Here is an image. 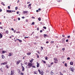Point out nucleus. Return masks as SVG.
<instances>
[{
	"label": "nucleus",
	"instance_id": "obj_1",
	"mask_svg": "<svg viewBox=\"0 0 75 75\" xmlns=\"http://www.w3.org/2000/svg\"><path fill=\"white\" fill-rule=\"evenodd\" d=\"M32 65H33V64L30 62H28L27 65V66L29 67L28 68H31V67H32Z\"/></svg>",
	"mask_w": 75,
	"mask_h": 75
},
{
	"label": "nucleus",
	"instance_id": "obj_2",
	"mask_svg": "<svg viewBox=\"0 0 75 75\" xmlns=\"http://www.w3.org/2000/svg\"><path fill=\"white\" fill-rule=\"evenodd\" d=\"M6 11L8 13H11L12 12H15V11H11V10H6Z\"/></svg>",
	"mask_w": 75,
	"mask_h": 75
},
{
	"label": "nucleus",
	"instance_id": "obj_3",
	"mask_svg": "<svg viewBox=\"0 0 75 75\" xmlns=\"http://www.w3.org/2000/svg\"><path fill=\"white\" fill-rule=\"evenodd\" d=\"M14 74V71L13 70H11V75H13Z\"/></svg>",
	"mask_w": 75,
	"mask_h": 75
},
{
	"label": "nucleus",
	"instance_id": "obj_4",
	"mask_svg": "<svg viewBox=\"0 0 75 75\" xmlns=\"http://www.w3.org/2000/svg\"><path fill=\"white\" fill-rule=\"evenodd\" d=\"M71 71L72 72H74V69L72 67H70Z\"/></svg>",
	"mask_w": 75,
	"mask_h": 75
},
{
	"label": "nucleus",
	"instance_id": "obj_5",
	"mask_svg": "<svg viewBox=\"0 0 75 75\" xmlns=\"http://www.w3.org/2000/svg\"><path fill=\"white\" fill-rule=\"evenodd\" d=\"M20 61L18 60V61H17V62H16L17 65H18V64H20Z\"/></svg>",
	"mask_w": 75,
	"mask_h": 75
},
{
	"label": "nucleus",
	"instance_id": "obj_6",
	"mask_svg": "<svg viewBox=\"0 0 75 75\" xmlns=\"http://www.w3.org/2000/svg\"><path fill=\"white\" fill-rule=\"evenodd\" d=\"M39 74H41V75H44V71H41V72Z\"/></svg>",
	"mask_w": 75,
	"mask_h": 75
},
{
	"label": "nucleus",
	"instance_id": "obj_7",
	"mask_svg": "<svg viewBox=\"0 0 75 75\" xmlns=\"http://www.w3.org/2000/svg\"><path fill=\"white\" fill-rule=\"evenodd\" d=\"M12 55H13V53H9L8 54V56L9 57H11V56Z\"/></svg>",
	"mask_w": 75,
	"mask_h": 75
},
{
	"label": "nucleus",
	"instance_id": "obj_8",
	"mask_svg": "<svg viewBox=\"0 0 75 75\" xmlns=\"http://www.w3.org/2000/svg\"><path fill=\"white\" fill-rule=\"evenodd\" d=\"M28 13V11H23V14H25V13L26 14H27V13Z\"/></svg>",
	"mask_w": 75,
	"mask_h": 75
},
{
	"label": "nucleus",
	"instance_id": "obj_9",
	"mask_svg": "<svg viewBox=\"0 0 75 75\" xmlns=\"http://www.w3.org/2000/svg\"><path fill=\"white\" fill-rule=\"evenodd\" d=\"M37 68H38L39 67V65H40V64L38 63V62H37Z\"/></svg>",
	"mask_w": 75,
	"mask_h": 75
},
{
	"label": "nucleus",
	"instance_id": "obj_10",
	"mask_svg": "<svg viewBox=\"0 0 75 75\" xmlns=\"http://www.w3.org/2000/svg\"><path fill=\"white\" fill-rule=\"evenodd\" d=\"M21 67L22 68V71H24V67L23 66H22Z\"/></svg>",
	"mask_w": 75,
	"mask_h": 75
},
{
	"label": "nucleus",
	"instance_id": "obj_11",
	"mask_svg": "<svg viewBox=\"0 0 75 75\" xmlns=\"http://www.w3.org/2000/svg\"><path fill=\"white\" fill-rule=\"evenodd\" d=\"M52 71L50 72V74H51V75H53L54 74V72H52Z\"/></svg>",
	"mask_w": 75,
	"mask_h": 75
},
{
	"label": "nucleus",
	"instance_id": "obj_12",
	"mask_svg": "<svg viewBox=\"0 0 75 75\" xmlns=\"http://www.w3.org/2000/svg\"><path fill=\"white\" fill-rule=\"evenodd\" d=\"M34 60V59H32L30 61V63H32L33 62V61Z\"/></svg>",
	"mask_w": 75,
	"mask_h": 75
},
{
	"label": "nucleus",
	"instance_id": "obj_13",
	"mask_svg": "<svg viewBox=\"0 0 75 75\" xmlns=\"http://www.w3.org/2000/svg\"><path fill=\"white\" fill-rule=\"evenodd\" d=\"M6 51L3 50L2 51V54H4V53H6Z\"/></svg>",
	"mask_w": 75,
	"mask_h": 75
},
{
	"label": "nucleus",
	"instance_id": "obj_14",
	"mask_svg": "<svg viewBox=\"0 0 75 75\" xmlns=\"http://www.w3.org/2000/svg\"><path fill=\"white\" fill-rule=\"evenodd\" d=\"M54 60L55 61H58V59H57V58L55 57L54 58Z\"/></svg>",
	"mask_w": 75,
	"mask_h": 75
},
{
	"label": "nucleus",
	"instance_id": "obj_15",
	"mask_svg": "<svg viewBox=\"0 0 75 75\" xmlns=\"http://www.w3.org/2000/svg\"><path fill=\"white\" fill-rule=\"evenodd\" d=\"M1 57L2 58V59H4V58H5V56H4V55H2Z\"/></svg>",
	"mask_w": 75,
	"mask_h": 75
},
{
	"label": "nucleus",
	"instance_id": "obj_16",
	"mask_svg": "<svg viewBox=\"0 0 75 75\" xmlns=\"http://www.w3.org/2000/svg\"><path fill=\"white\" fill-rule=\"evenodd\" d=\"M70 64L71 65H72L73 64H74V62H70Z\"/></svg>",
	"mask_w": 75,
	"mask_h": 75
},
{
	"label": "nucleus",
	"instance_id": "obj_17",
	"mask_svg": "<svg viewBox=\"0 0 75 75\" xmlns=\"http://www.w3.org/2000/svg\"><path fill=\"white\" fill-rule=\"evenodd\" d=\"M16 40H18V41H19L20 42H22V40H20L19 39H17Z\"/></svg>",
	"mask_w": 75,
	"mask_h": 75
},
{
	"label": "nucleus",
	"instance_id": "obj_18",
	"mask_svg": "<svg viewBox=\"0 0 75 75\" xmlns=\"http://www.w3.org/2000/svg\"><path fill=\"white\" fill-rule=\"evenodd\" d=\"M5 33L6 34H8V30H7L6 31Z\"/></svg>",
	"mask_w": 75,
	"mask_h": 75
},
{
	"label": "nucleus",
	"instance_id": "obj_19",
	"mask_svg": "<svg viewBox=\"0 0 75 75\" xmlns=\"http://www.w3.org/2000/svg\"><path fill=\"white\" fill-rule=\"evenodd\" d=\"M0 37L1 38H2L3 37V35L1 34V33H0Z\"/></svg>",
	"mask_w": 75,
	"mask_h": 75
},
{
	"label": "nucleus",
	"instance_id": "obj_20",
	"mask_svg": "<svg viewBox=\"0 0 75 75\" xmlns=\"http://www.w3.org/2000/svg\"><path fill=\"white\" fill-rule=\"evenodd\" d=\"M31 5L30 4L29 5H28V7H31Z\"/></svg>",
	"mask_w": 75,
	"mask_h": 75
},
{
	"label": "nucleus",
	"instance_id": "obj_21",
	"mask_svg": "<svg viewBox=\"0 0 75 75\" xmlns=\"http://www.w3.org/2000/svg\"><path fill=\"white\" fill-rule=\"evenodd\" d=\"M4 65H7V62H4Z\"/></svg>",
	"mask_w": 75,
	"mask_h": 75
},
{
	"label": "nucleus",
	"instance_id": "obj_22",
	"mask_svg": "<svg viewBox=\"0 0 75 75\" xmlns=\"http://www.w3.org/2000/svg\"><path fill=\"white\" fill-rule=\"evenodd\" d=\"M43 28H44V29H45V30H46L47 29V28L45 26H43Z\"/></svg>",
	"mask_w": 75,
	"mask_h": 75
},
{
	"label": "nucleus",
	"instance_id": "obj_23",
	"mask_svg": "<svg viewBox=\"0 0 75 75\" xmlns=\"http://www.w3.org/2000/svg\"><path fill=\"white\" fill-rule=\"evenodd\" d=\"M64 65L65 66V67H67V63H65L64 64Z\"/></svg>",
	"mask_w": 75,
	"mask_h": 75
},
{
	"label": "nucleus",
	"instance_id": "obj_24",
	"mask_svg": "<svg viewBox=\"0 0 75 75\" xmlns=\"http://www.w3.org/2000/svg\"><path fill=\"white\" fill-rule=\"evenodd\" d=\"M38 20L39 21H41V18H38Z\"/></svg>",
	"mask_w": 75,
	"mask_h": 75
},
{
	"label": "nucleus",
	"instance_id": "obj_25",
	"mask_svg": "<svg viewBox=\"0 0 75 75\" xmlns=\"http://www.w3.org/2000/svg\"><path fill=\"white\" fill-rule=\"evenodd\" d=\"M45 59H46V60H47V59H48V57H45Z\"/></svg>",
	"mask_w": 75,
	"mask_h": 75
},
{
	"label": "nucleus",
	"instance_id": "obj_26",
	"mask_svg": "<svg viewBox=\"0 0 75 75\" xmlns=\"http://www.w3.org/2000/svg\"><path fill=\"white\" fill-rule=\"evenodd\" d=\"M21 75H24V73L23 72H21L20 74Z\"/></svg>",
	"mask_w": 75,
	"mask_h": 75
},
{
	"label": "nucleus",
	"instance_id": "obj_27",
	"mask_svg": "<svg viewBox=\"0 0 75 75\" xmlns=\"http://www.w3.org/2000/svg\"><path fill=\"white\" fill-rule=\"evenodd\" d=\"M28 64V62H25V65H27Z\"/></svg>",
	"mask_w": 75,
	"mask_h": 75
},
{
	"label": "nucleus",
	"instance_id": "obj_28",
	"mask_svg": "<svg viewBox=\"0 0 75 75\" xmlns=\"http://www.w3.org/2000/svg\"><path fill=\"white\" fill-rule=\"evenodd\" d=\"M31 54V53L30 52L29 53H27V55H30Z\"/></svg>",
	"mask_w": 75,
	"mask_h": 75
},
{
	"label": "nucleus",
	"instance_id": "obj_29",
	"mask_svg": "<svg viewBox=\"0 0 75 75\" xmlns=\"http://www.w3.org/2000/svg\"><path fill=\"white\" fill-rule=\"evenodd\" d=\"M46 36H47V37H48V35H47L46 34H44V37H46Z\"/></svg>",
	"mask_w": 75,
	"mask_h": 75
},
{
	"label": "nucleus",
	"instance_id": "obj_30",
	"mask_svg": "<svg viewBox=\"0 0 75 75\" xmlns=\"http://www.w3.org/2000/svg\"><path fill=\"white\" fill-rule=\"evenodd\" d=\"M6 68H7L8 69L9 67H8V65H6Z\"/></svg>",
	"mask_w": 75,
	"mask_h": 75
},
{
	"label": "nucleus",
	"instance_id": "obj_31",
	"mask_svg": "<svg viewBox=\"0 0 75 75\" xmlns=\"http://www.w3.org/2000/svg\"><path fill=\"white\" fill-rule=\"evenodd\" d=\"M53 64H54V62H52L51 63H50V65H53Z\"/></svg>",
	"mask_w": 75,
	"mask_h": 75
},
{
	"label": "nucleus",
	"instance_id": "obj_32",
	"mask_svg": "<svg viewBox=\"0 0 75 75\" xmlns=\"http://www.w3.org/2000/svg\"><path fill=\"white\" fill-rule=\"evenodd\" d=\"M1 64L4 65V63H1Z\"/></svg>",
	"mask_w": 75,
	"mask_h": 75
},
{
	"label": "nucleus",
	"instance_id": "obj_33",
	"mask_svg": "<svg viewBox=\"0 0 75 75\" xmlns=\"http://www.w3.org/2000/svg\"><path fill=\"white\" fill-rule=\"evenodd\" d=\"M38 71L39 73V74L40 73V72H41V71L40 70V69H38Z\"/></svg>",
	"mask_w": 75,
	"mask_h": 75
},
{
	"label": "nucleus",
	"instance_id": "obj_34",
	"mask_svg": "<svg viewBox=\"0 0 75 75\" xmlns=\"http://www.w3.org/2000/svg\"><path fill=\"white\" fill-rule=\"evenodd\" d=\"M17 9H18V7H16V8H15L16 10H17Z\"/></svg>",
	"mask_w": 75,
	"mask_h": 75
},
{
	"label": "nucleus",
	"instance_id": "obj_35",
	"mask_svg": "<svg viewBox=\"0 0 75 75\" xmlns=\"http://www.w3.org/2000/svg\"><path fill=\"white\" fill-rule=\"evenodd\" d=\"M32 25H34V22H33L32 23Z\"/></svg>",
	"mask_w": 75,
	"mask_h": 75
},
{
	"label": "nucleus",
	"instance_id": "obj_36",
	"mask_svg": "<svg viewBox=\"0 0 75 75\" xmlns=\"http://www.w3.org/2000/svg\"><path fill=\"white\" fill-rule=\"evenodd\" d=\"M62 1V0H59V1H57L58 2H61Z\"/></svg>",
	"mask_w": 75,
	"mask_h": 75
},
{
	"label": "nucleus",
	"instance_id": "obj_37",
	"mask_svg": "<svg viewBox=\"0 0 75 75\" xmlns=\"http://www.w3.org/2000/svg\"><path fill=\"white\" fill-rule=\"evenodd\" d=\"M42 61L43 63H44V64H45V63H46V62H45V61H44V60H43Z\"/></svg>",
	"mask_w": 75,
	"mask_h": 75
},
{
	"label": "nucleus",
	"instance_id": "obj_38",
	"mask_svg": "<svg viewBox=\"0 0 75 75\" xmlns=\"http://www.w3.org/2000/svg\"><path fill=\"white\" fill-rule=\"evenodd\" d=\"M20 32L19 31L16 32V33H17V34L18 33L20 34Z\"/></svg>",
	"mask_w": 75,
	"mask_h": 75
},
{
	"label": "nucleus",
	"instance_id": "obj_39",
	"mask_svg": "<svg viewBox=\"0 0 75 75\" xmlns=\"http://www.w3.org/2000/svg\"><path fill=\"white\" fill-rule=\"evenodd\" d=\"M39 30H40V28H37V30L38 31H39Z\"/></svg>",
	"mask_w": 75,
	"mask_h": 75
},
{
	"label": "nucleus",
	"instance_id": "obj_40",
	"mask_svg": "<svg viewBox=\"0 0 75 75\" xmlns=\"http://www.w3.org/2000/svg\"><path fill=\"white\" fill-rule=\"evenodd\" d=\"M16 13H17V14H19V13H20V12H19V11L17 12H16Z\"/></svg>",
	"mask_w": 75,
	"mask_h": 75
},
{
	"label": "nucleus",
	"instance_id": "obj_41",
	"mask_svg": "<svg viewBox=\"0 0 75 75\" xmlns=\"http://www.w3.org/2000/svg\"><path fill=\"white\" fill-rule=\"evenodd\" d=\"M62 50L63 51H65V48H63L62 49Z\"/></svg>",
	"mask_w": 75,
	"mask_h": 75
},
{
	"label": "nucleus",
	"instance_id": "obj_42",
	"mask_svg": "<svg viewBox=\"0 0 75 75\" xmlns=\"http://www.w3.org/2000/svg\"><path fill=\"white\" fill-rule=\"evenodd\" d=\"M51 44H52V43H54V41H52L50 42Z\"/></svg>",
	"mask_w": 75,
	"mask_h": 75
},
{
	"label": "nucleus",
	"instance_id": "obj_43",
	"mask_svg": "<svg viewBox=\"0 0 75 75\" xmlns=\"http://www.w3.org/2000/svg\"><path fill=\"white\" fill-rule=\"evenodd\" d=\"M8 9H10V6H8Z\"/></svg>",
	"mask_w": 75,
	"mask_h": 75
},
{
	"label": "nucleus",
	"instance_id": "obj_44",
	"mask_svg": "<svg viewBox=\"0 0 75 75\" xmlns=\"http://www.w3.org/2000/svg\"><path fill=\"white\" fill-rule=\"evenodd\" d=\"M67 59H68V60H69L70 59V58H69V57H67Z\"/></svg>",
	"mask_w": 75,
	"mask_h": 75
},
{
	"label": "nucleus",
	"instance_id": "obj_45",
	"mask_svg": "<svg viewBox=\"0 0 75 75\" xmlns=\"http://www.w3.org/2000/svg\"><path fill=\"white\" fill-rule=\"evenodd\" d=\"M62 43H65V41H64V40H63L62 42Z\"/></svg>",
	"mask_w": 75,
	"mask_h": 75
},
{
	"label": "nucleus",
	"instance_id": "obj_46",
	"mask_svg": "<svg viewBox=\"0 0 75 75\" xmlns=\"http://www.w3.org/2000/svg\"><path fill=\"white\" fill-rule=\"evenodd\" d=\"M32 18H33V19H35V18L34 16L32 17Z\"/></svg>",
	"mask_w": 75,
	"mask_h": 75
},
{
	"label": "nucleus",
	"instance_id": "obj_47",
	"mask_svg": "<svg viewBox=\"0 0 75 75\" xmlns=\"http://www.w3.org/2000/svg\"><path fill=\"white\" fill-rule=\"evenodd\" d=\"M0 28H1V29H3V27L1 26H0Z\"/></svg>",
	"mask_w": 75,
	"mask_h": 75
},
{
	"label": "nucleus",
	"instance_id": "obj_48",
	"mask_svg": "<svg viewBox=\"0 0 75 75\" xmlns=\"http://www.w3.org/2000/svg\"><path fill=\"white\" fill-rule=\"evenodd\" d=\"M28 19H26V20H25V21H26V22H28Z\"/></svg>",
	"mask_w": 75,
	"mask_h": 75
},
{
	"label": "nucleus",
	"instance_id": "obj_49",
	"mask_svg": "<svg viewBox=\"0 0 75 75\" xmlns=\"http://www.w3.org/2000/svg\"><path fill=\"white\" fill-rule=\"evenodd\" d=\"M33 68H35V66H32Z\"/></svg>",
	"mask_w": 75,
	"mask_h": 75
},
{
	"label": "nucleus",
	"instance_id": "obj_50",
	"mask_svg": "<svg viewBox=\"0 0 75 75\" xmlns=\"http://www.w3.org/2000/svg\"><path fill=\"white\" fill-rule=\"evenodd\" d=\"M30 3V2H28L27 3V4H28Z\"/></svg>",
	"mask_w": 75,
	"mask_h": 75
},
{
	"label": "nucleus",
	"instance_id": "obj_51",
	"mask_svg": "<svg viewBox=\"0 0 75 75\" xmlns=\"http://www.w3.org/2000/svg\"><path fill=\"white\" fill-rule=\"evenodd\" d=\"M34 74H37V72H34Z\"/></svg>",
	"mask_w": 75,
	"mask_h": 75
},
{
	"label": "nucleus",
	"instance_id": "obj_52",
	"mask_svg": "<svg viewBox=\"0 0 75 75\" xmlns=\"http://www.w3.org/2000/svg\"><path fill=\"white\" fill-rule=\"evenodd\" d=\"M62 37H65V35H62Z\"/></svg>",
	"mask_w": 75,
	"mask_h": 75
},
{
	"label": "nucleus",
	"instance_id": "obj_53",
	"mask_svg": "<svg viewBox=\"0 0 75 75\" xmlns=\"http://www.w3.org/2000/svg\"><path fill=\"white\" fill-rule=\"evenodd\" d=\"M18 71H19V73H18L19 74L21 72H20V69H18Z\"/></svg>",
	"mask_w": 75,
	"mask_h": 75
},
{
	"label": "nucleus",
	"instance_id": "obj_54",
	"mask_svg": "<svg viewBox=\"0 0 75 75\" xmlns=\"http://www.w3.org/2000/svg\"><path fill=\"white\" fill-rule=\"evenodd\" d=\"M66 42H68V39H67L66 40Z\"/></svg>",
	"mask_w": 75,
	"mask_h": 75
},
{
	"label": "nucleus",
	"instance_id": "obj_55",
	"mask_svg": "<svg viewBox=\"0 0 75 75\" xmlns=\"http://www.w3.org/2000/svg\"><path fill=\"white\" fill-rule=\"evenodd\" d=\"M46 44H48V43H49V42L48 41H47L46 42Z\"/></svg>",
	"mask_w": 75,
	"mask_h": 75
},
{
	"label": "nucleus",
	"instance_id": "obj_56",
	"mask_svg": "<svg viewBox=\"0 0 75 75\" xmlns=\"http://www.w3.org/2000/svg\"><path fill=\"white\" fill-rule=\"evenodd\" d=\"M25 57H26V56H25V57H23V59H25Z\"/></svg>",
	"mask_w": 75,
	"mask_h": 75
},
{
	"label": "nucleus",
	"instance_id": "obj_57",
	"mask_svg": "<svg viewBox=\"0 0 75 75\" xmlns=\"http://www.w3.org/2000/svg\"><path fill=\"white\" fill-rule=\"evenodd\" d=\"M11 30L12 31H14V29H13V28H11Z\"/></svg>",
	"mask_w": 75,
	"mask_h": 75
},
{
	"label": "nucleus",
	"instance_id": "obj_58",
	"mask_svg": "<svg viewBox=\"0 0 75 75\" xmlns=\"http://www.w3.org/2000/svg\"><path fill=\"white\" fill-rule=\"evenodd\" d=\"M24 18H25V17L24 16H23L22 17V18L24 19Z\"/></svg>",
	"mask_w": 75,
	"mask_h": 75
},
{
	"label": "nucleus",
	"instance_id": "obj_59",
	"mask_svg": "<svg viewBox=\"0 0 75 75\" xmlns=\"http://www.w3.org/2000/svg\"><path fill=\"white\" fill-rule=\"evenodd\" d=\"M41 48L42 50H43V47H41Z\"/></svg>",
	"mask_w": 75,
	"mask_h": 75
},
{
	"label": "nucleus",
	"instance_id": "obj_60",
	"mask_svg": "<svg viewBox=\"0 0 75 75\" xmlns=\"http://www.w3.org/2000/svg\"><path fill=\"white\" fill-rule=\"evenodd\" d=\"M18 20H20V18H18Z\"/></svg>",
	"mask_w": 75,
	"mask_h": 75
},
{
	"label": "nucleus",
	"instance_id": "obj_61",
	"mask_svg": "<svg viewBox=\"0 0 75 75\" xmlns=\"http://www.w3.org/2000/svg\"><path fill=\"white\" fill-rule=\"evenodd\" d=\"M19 1H20L19 0H18L17 2V3L18 4Z\"/></svg>",
	"mask_w": 75,
	"mask_h": 75
},
{
	"label": "nucleus",
	"instance_id": "obj_62",
	"mask_svg": "<svg viewBox=\"0 0 75 75\" xmlns=\"http://www.w3.org/2000/svg\"><path fill=\"white\" fill-rule=\"evenodd\" d=\"M70 36L69 35V36H67V38H70Z\"/></svg>",
	"mask_w": 75,
	"mask_h": 75
},
{
	"label": "nucleus",
	"instance_id": "obj_63",
	"mask_svg": "<svg viewBox=\"0 0 75 75\" xmlns=\"http://www.w3.org/2000/svg\"><path fill=\"white\" fill-rule=\"evenodd\" d=\"M40 33H42V30H40Z\"/></svg>",
	"mask_w": 75,
	"mask_h": 75
},
{
	"label": "nucleus",
	"instance_id": "obj_64",
	"mask_svg": "<svg viewBox=\"0 0 75 75\" xmlns=\"http://www.w3.org/2000/svg\"><path fill=\"white\" fill-rule=\"evenodd\" d=\"M4 3H3V2H2L1 3V4H2V5H3V4Z\"/></svg>",
	"mask_w": 75,
	"mask_h": 75
}]
</instances>
